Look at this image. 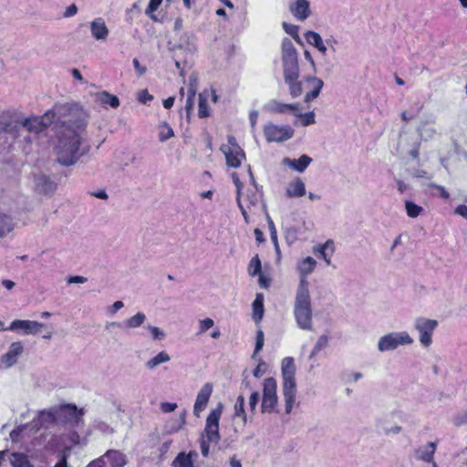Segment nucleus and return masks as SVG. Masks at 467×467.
<instances>
[{
    "label": "nucleus",
    "mask_w": 467,
    "mask_h": 467,
    "mask_svg": "<svg viewBox=\"0 0 467 467\" xmlns=\"http://www.w3.org/2000/svg\"><path fill=\"white\" fill-rule=\"evenodd\" d=\"M88 114L78 104L56 105L42 116L22 117L18 114L3 115L0 119V132L17 142L24 150L30 148L32 135L45 131L56 122L57 143L55 153L63 166L74 165L88 148H81V133L88 125Z\"/></svg>",
    "instance_id": "obj_1"
},
{
    "label": "nucleus",
    "mask_w": 467,
    "mask_h": 467,
    "mask_svg": "<svg viewBox=\"0 0 467 467\" xmlns=\"http://www.w3.org/2000/svg\"><path fill=\"white\" fill-rule=\"evenodd\" d=\"M295 317L297 326L304 330H312V307L308 282L301 278L295 299Z\"/></svg>",
    "instance_id": "obj_2"
},
{
    "label": "nucleus",
    "mask_w": 467,
    "mask_h": 467,
    "mask_svg": "<svg viewBox=\"0 0 467 467\" xmlns=\"http://www.w3.org/2000/svg\"><path fill=\"white\" fill-rule=\"evenodd\" d=\"M282 379H283V396L285 403V413L290 414L294 403L296 400V366L295 360L291 357H286L282 360L281 365Z\"/></svg>",
    "instance_id": "obj_3"
},
{
    "label": "nucleus",
    "mask_w": 467,
    "mask_h": 467,
    "mask_svg": "<svg viewBox=\"0 0 467 467\" xmlns=\"http://www.w3.org/2000/svg\"><path fill=\"white\" fill-rule=\"evenodd\" d=\"M282 65L284 78L299 75L298 54L292 41L285 38L282 42Z\"/></svg>",
    "instance_id": "obj_4"
},
{
    "label": "nucleus",
    "mask_w": 467,
    "mask_h": 467,
    "mask_svg": "<svg viewBox=\"0 0 467 467\" xmlns=\"http://www.w3.org/2000/svg\"><path fill=\"white\" fill-rule=\"evenodd\" d=\"M413 338L406 331L391 332L379 339L378 349L380 352L393 351L400 346L410 345Z\"/></svg>",
    "instance_id": "obj_5"
},
{
    "label": "nucleus",
    "mask_w": 467,
    "mask_h": 467,
    "mask_svg": "<svg viewBox=\"0 0 467 467\" xmlns=\"http://www.w3.org/2000/svg\"><path fill=\"white\" fill-rule=\"evenodd\" d=\"M276 380L270 377L266 378L263 383V398L261 404L262 413L276 412L278 403Z\"/></svg>",
    "instance_id": "obj_6"
},
{
    "label": "nucleus",
    "mask_w": 467,
    "mask_h": 467,
    "mask_svg": "<svg viewBox=\"0 0 467 467\" xmlns=\"http://www.w3.org/2000/svg\"><path fill=\"white\" fill-rule=\"evenodd\" d=\"M56 411L58 424L74 423L78 426L83 422L85 411L83 409H78L75 404L56 406Z\"/></svg>",
    "instance_id": "obj_7"
},
{
    "label": "nucleus",
    "mask_w": 467,
    "mask_h": 467,
    "mask_svg": "<svg viewBox=\"0 0 467 467\" xmlns=\"http://www.w3.org/2000/svg\"><path fill=\"white\" fill-rule=\"evenodd\" d=\"M223 405L220 403L216 409H213L206 419L205 428L201 436H203L208 441L217 443L220 439L219 420L222 415Z\"/></svg>",
    "instance_id": "obj_8"
},
{
    "label": "nucleus",
    "mask_w": 467,
    "mask_h": 467,
    "mask_svg": "<svg viewBox=\"0 0 467 467\" xmlns=\"http://www.w3.org/2000/svg\"><path fill=\"white\" fill-rule=\"evenodd\" d=\"M295 134L294 129L289 125H276L268 123L264 127V135L267 142H283L290 140Z\"/></svg>",
    "instance_id": "obj_9"
},
{
    "label": "nucleus",
    "mask_w": 467,
    "mask_h": 467,
    "mask_svg": "<svg viewBox=\"0 0 467 467\" xmlns=\"http://www.w3.org/2000/svg\"><path fill=\"white\" fill-rule=\"evenodd\" d=\"M414 327L420 333L419 340L424 347H429L432 343L433 331L438 327V321L426 317H418L415 320Z\"/></svg>",
    "instance_id": "obj_10"
},
{
    "label": "nucleus",
    "mask_w": 467,
    "mask_h": 467,
    "mask_svg": "<svg viewBox=\"0 0 467 467\" xmlns=\"http://www.w3.org/2000/svg\"><path fill=\"white\" fill-rule=\"evenodd\" d=\"M228 146H223L221 150L225 155L226 163L233 168H238L245 159L244 151L237 144L234 137L228 138Z\"/></svg>",
    "instance_id": "obj_11"
},
{
    "label": "nucleus",
    "mask_w": 467,
    "mask_h": 467,
    "mask_svg": "<svg viewBox=\"0 0 467 467\" xmlns=\"http://www.w3.org/2000/svg\"><path fill=\"white\" fill-rule=\"evenodd\" d=\"M300 109L298 103H283L272 99L264 105L263 110L272 114H291L297 115Z\"/></svg>",
    "instance_id": "obj_12"
},
{
    "label": "nucleus",
    "mask_w": 467,
    "mask_h": 467,
    "mask_svg": "<svg viewBox=\"0 0 467 467\" xmlns=\"http://www.w3.org/2000/svg\"><path fill=\"white\" fill-rule=\"evenodd\" d=\"M437 449V442L430 441L425 445L419 446L414 450V457L417 461L431 463L432 467H438L434 461V453Z\"/></svg>",
    "instance_id": "obj_13"
},
{
    "label": "nucleus",
    "mask_w": 467,
    "mask_h": 467,
    "mask_svg": "<svg viewBox=\"0 0 467 467\" xmlns=\"http://www.w3.org/2000/svg\"><path fill=\"white\" fill-rule=\"evenodd\" d=\"M213 390V386L210 382L205 383L199 390L193 406V414L196 417H200V413L205 410Z\"/></svg>",
    "instance_id": "obj_14"
},
{
    "label": "nucleus",
    "mask_w": 467,
    "mask_h": 467,
    "mask_svg": "<svg viewBox=\"0 0 467 467\" xmlns=\"http://www.w3.org/2000/svg\"><path fill=\"white\" fill-rule=\"evenodd\" d=\"M34 183L36 191L43 194H51L57 189V183L44 173L35 174Z\"/></svg>",
    "instance_id": "obj_15"
},
{
    "label": "nucleus",
    "mask_w": 467,
    "mask_h": 467,
    "mask_svg": "<svg viewBox=\"0 0 467 467\" xmlns=\"http://www.w3.org/2000/svg\"><path fill=\"white\" fill-rule=\"evenodd\" d=\"M44 327V324L33 320H14L10 327V330L22 329L26 335H36Z\"/></svg>",
    "instance_id": "obj_16"
},
{
    "label": "nucleus",
    "mask_w": 467,
    "mask_h": 467,
    "mask_svg": "<svg viewBox=\"0 0 467 467\" xmlns=\"http://www.w3.org/2000/svg\"><path fill=\"white\" fill-rule=\"evenodd\" d=\"M312 161L313 160L311 157L306 154H303L298 159L294 160L290 158H284L282 163L290 169L302 173L306 170Z\"/></svg>",
    "instance_id": "obj_17"
},
{
    "label": "nucleus",
    "mask_w": 467,
    "mask_h": 467,
    "mask_svg": "<svg viewBox=\"0 0 467 467\" xmlns=\"http://www.w3.org/2000/svg\"><path fill=\"white\" fill-rule=\"evenodd\" d=\"M24 347L21 342H14L9 347L8 351L2 356L1 361L7 368L16 363L17 358L23 353Z\"/></svg>",
    "instance_id": "obj_18"
},
{
    "label": "nucleus",
    "mask_w": 467,
    "mask_h": 467,
    "mask_svg": "<svg viewBox=\"0 0 467 467\" xmlns=\"http://www.w3.org/2000/svg\"><path fill=\"white\" fill-rule=\"evenodd\" d=\"M56 412V406L39 411L35 427H37V429L39 427L48 428L50 425L58 424Z\"/></svg>",
    "instance_id": "obj_19"
},
{
    "label": "nucleus",
    "mask_w": 467,
    "mask_h": 467,
    "mask_svg": "<svg viewBox=\"0 0 467 467\" xmlns=\"http://www.w3.org/2000/svg\"><path fill=\"white\" fill-rule=\"evenodd\" d=\"M289 10L300 21L306 20L310 16L309 2L307 0H296L290 5Z\"/></svg>",
    "instance_id": "obj_20"
},
{
    "label": "nucleus",
    "mask_w": 467,
    "mask_h": 467,
    "mask_svg": "<svg viewBox=\"0 0 467 467\" xmlns=\"http://www.w3.org/2000/svg\"><path fill=\"white\" fill-rule=\"evenodd\" d=\"M196 451H191L188 453L182 451L174 458L171 462L172 467H194V462L198 458Z\"/></svg>",
    "instance_id": "obj_21"
},
{
    "label": "nucleus",
    "mask_w": 467,
    "mask_h": 467,
    "mask_svg": "<svg viewBox=\"0 0 467 467\" xmlns=\"http://www.w3.org/2000/svg\"><path fill=\"white\" fill-rule=\"evenodd\" d=\"M90 31L96 40H106L109 29L103 18L98 17L90 22Z\"/></svg>",
    "instance_id": "obj_22"
},
{
    "label": "nucleus",
    "mask_w": 467,
    "mask_h": 467,
    "mask_svg": "<svg viewBox=\"0 0 467 467\" xmlns=\"http://www.w3.org/2000/svg\"><path fill=\"white\" fill-rule=\"evenodd\" d=\"M305 80L312 86V89L305 95L304 99L305 102L308 103L319 96L324 82L322 79L313 76L306 77Z\"/></svg>",
    "instance_id": "obj_23"
},
{
    "label": "nucleus",
    "mask_w": 467,
    "mask_h": 467,
    "mask_svg": "<svg viewBox=\"0 0 467 467\" xmlns=\"http://www.w3.org/2000/svg\"><path fill=\"white\" fill-rule=\"evenodd\" d=\"M306 186L304 182L300 178H296L291 182L285 191V194L288 198H298L306 194Z\"/></svg>",
    "instance_id": "obj_24"
},
{
    "label": "nucleus",
    "mask_w": 467,
    "mask_h": 467,
    "mask_svg": "<svg viewBox=\"0 0 467 467\" xmlns=\"http://www.w3.org/2000/svg\"><path fill=\"white\" fill-rule=\"evenodd\" d=\"M105 458L109 460L112 467H123L127 463L126 456L119 451L116 450H109L103 456L99 457V459H102L105 462ZM104 467L106 466L104 465Z\"/></svg>",
    "instance_id": "obj_25"
},
{
    "label": "nucleus",
    "mask_w": 467,
    "mask_h": 467,
    "mask_svg": "<svg viewBox=\"0 0 467 467\" xmlns=\"http://www.w3.org/2000/svg\"><path fill=\"white\" fill-rule=\"evenodd\" d=\"M299 75L284 78L285 83L288 86L289 94L293 99L298 98L303 93V83L299 79Z\"/></svg>",
    "instance_id": "obj_26"
},
{
    "label": "nucleus",
    "mask_w": 467,
    "mask_h": 467,
    "mask_svg": "<svg viewBox=\"0 0 467 467\" xmlns=\"http://www.w3.org/2000/svg\"><path fill=\"white\" fill-rule=\"evenodd\" d=\"M376 430L379 434L388 436L400 433L402 428L400 425L389 426L387 420L379 419L376 422Z\"/></svg>",
    "instance_id": "obj_27"
},
{
    "label": "nucleus",
    "mask_w": 467,
    "mask_h": 467,
    "mask_svg": "<svg viewBox=\"0 0 467 467\" xmlns=\"http://www.w3.org/2000/svg\"><path fill=\"white\" fill-rule=\"evenodd\" d=\"M305 37L308 44L317 47V50L322 53V55H326L327 47L324 45L323 40L318 33L314 31H307L305 34Z\"/></svg>",
    "instance_id": "obj_28"
},
{
    "label": "nucleus",
    "mask_w": 467,
    "mask_h": 467,
    "mask_svg": "<svg viewBox=\"0 0 467 467\" xmlns=\"http://www.w3.org/2000/svg\"><path fill=\"white\" fill-rule=\"evenodd\" d=\"M317 251L319 256L326 262L327 265H331V257L335 252L333 241L327 240L324 244L320 245Z\"/></svg>",
    "instance_id": "obj_29"
},
{
    "label": "nucleus",
    "mask_w": 467,
    "mask_h": 467,
    "mask_svg": "<svg viewBox=\"0 0 467 467\" xmlns=\"http://www.w3.org/2000/svg\"><path fill=\"white\" fill-rule=\"evenodd\" d=\"M9 461L12 467H34L28 456L23 452H12Z\"/></svg>",
    "instance_id": "obj_30"
},
{
    "label": "nucleus",
    "mask_w": 467,
    "mask_h": 467,
    "mask_svg": "<svg viewBox=\"0 0 467 467\" xmlns=\"http://www.w3.org/2000/svg\"><path fill=\"white\" fill-rule=\"evenodd\" d=\"M253 319L255 323H259L264 316V296L263 294H256L255 299L253 302Z\"/></svg>",
    "instance_id": "obj_31"
},
{
    "label": "nucleus",
    "mask_w": 467,
    "mask_h": 467,
    "mask_svg": "<svg viewBox=\"0 0 467 467\" xmlns=\"http://www.w3.org/2000/svg\"><path fill=\"white\" fill-rule=\"evenodd\" d=\"M96 99L103 105H109L111 108L116 109L119 106V99L117 96L112 95L107 91L99 92L96 94Z\"/></svg>",
    "instance_id": "obj_32"
},
{
    "label": "nucleus",
    "mask_w": 467,
    "mask_h": 467,
    "mask_svg": "<svg viewBox=\"0 0 467 467\" xmlns=\"http://www.w3.org/2000/svg\"><path fill=\"white\" fill-rule=\"evenodd\" d=\"M316 265H317L316 260L311 256H307L305 259H303L298 264V266H297L298 270L302 275L301 278L306 279V276L314 271Z\"/></svg>",
    "instance_id": "obj_33"
},
{
    "label": "nucleus",
    "mask_w": 467,
    "mask_h": 467,
    "mask_svg": "<svg viewBox=\"0 0 467 467\" xmlns=\"http://www.w3.org/2000/svg\"><path fill=\"white\" fill-rule=\"evenodd\" d=\"M146 319L147 317L144 313L138 312L136 315L126 319L123 324L127 328L133 329L141 327Z\"/></svg>",
    "instance_id": "obj_34"
},
{
    "label": "nucleus",
    "mask_w": 467,
    "mask_h": 467,
    "mask_svg": "<svg viewBox=\"0 0 467 467\" xmlns=\"http://www.w3.org/2000/svg\"><path fill=\"white\" fill-rule=\"evenodd\" d=\"M170 360H171V357L169 356V354L167 352H165V351H161V352L158 353L152 358L149 359L146 362V367L149 369H153L156 367H158L159 365H161L162 363H166V362H168Z\"/></svg>",
    "instance_id": "obj_35"
},
{
    "label": "nucleus",
    "mask_w": 467,
    "mask_h": 467,
    "mask_svg": "<svg viewBox=\"0 0 467 467\" xmlns=\"http://www.w3.org/2000/svg\"><path fill=\"white\" fill-rule=\"evenodd\" d=\"M180 47H184L190 51L195 49V36L190 32L183 33L179 39Z\"/></svg>",
    "instance_id": "obj_36"
},
{
    "label": "nucleus",
    "mask_w": 467,
    "mask_h": 467,
    "mask_svg": "<svg viewBox=\"0 0 467 467\" xmlns=\"http://www.w3.org/2000/svg\"><path fill=\"white\" fill-rule=\"evenodd\" d=\"M12 219L6 214L0 213V238H3L13 230Z\"/></svg>",
    "instance_id": "obj_37"
},
{
    "label": "nucleus",
    "mask_w": 467,
    "mask_h": 467,
    "mask_svg": "<svg viewBox=\"0 0 467 467\" xmlns=\"http://www.w3.org/2000/svg\"><path fill=\"white\" fill-rule=\"evenodd\" d=\"M210 115L208 104H207V96L204 92L200 93L198 96V116L199 118H206Z\"/></svg>",
    "instance_id": "obj_38"
},
{
    "label": "nucleus",
    "mask_w": 467,
    "mask_h": 467,
    "mask_svg": "<svg viewBox=\"0 0 467 467\" xmlns=\"http://www.w3.org/2000/svg\"><path fill=\"white\" fill-rule=\"evenodd\" d=\"M234 415L236 417H241L243 421L245 423L247 420V416L244 411V396L240 394L237 397L236 402L234 404Z\"/></svg>",
    "instance_id": "obj_39"
},
{
    "label": "nucleus",
    "mask_w": 467,
    "mask_h": 467,
    "mask_svg": "<svg viewBox=\"0 0 467 467\" xmlns=\"http://www.w3.org/2000/svg\"><path fill=\"white\" fill-rule=\"evenodd\" d=\"M405 209L407 215L410 218L418 217L423 211V208L411 201H405Z\"/></svg>",
    "instance_id": "obj_40"
},
{
    "label": "nucleus",
    "mask_w": 467,
    "mask_h": 467,
    "mask_svg": "<svg viewBox=\"0 0 467 467\" xmlns=\"http://www.w3.org/2000/svg\"><path fill=\"white\" fill-rule=\"evenodd\" d=\"M67 439L68 441V444H67L66 446H70L71 448L73 446H77V445H79V444L85 446L88 443V440L86 438L81 440L79 434L76 431H70L67 434Z\"/></svg>",
    "instance_id": "obj_41"
},
{
    "label": "nucleus",
    "mask_w": 467,
    "mask_h": 467,
    "mask_svg": "<svg viewBox=\"0 0 467 467\" xmlns=\"http://www.w3.org/2000/svg\"><path fill=\"white\" fill-rule=\"evenodd\" d=\"M328 344V337L327 335H322L318 337L312 352L309 355V358L312 359L314 357Z\"/></svg>",
    "instance_id": "obj_42"
},
{
    "label": "nucleus",
    "mask_w": 467,
    "mask_h": 467,
    "mask_svg": "<svg viewBox=\"0 0 467 467\" xmlns=\"http://www.w3.org/2000/svg\"><path fill=\"white\" fill-rule=\"evenodd\" d=\"M93 427L95 430L99 431L104 435H109L114 432V429L112 427H110L107 422L100 420H95L93 421Z\"/></svg>",
    "instance_id": "obj_43"
},
{
    "label": "nucleus",
    "mask_w": 467,
    "mask_h": 467,
    "mask_svg": "<svg viewBox=\"0 0 467 467\" xmlns=\"http://www.w3.org/2000/svg\"><path fill=\"white\" fill-rule=\"evenodd\" d=\"M283 28L286 34L291 36L298 44H302V40L298 35V26L286 22L283 23Z\"/></svg>",
    "instance_id": "obj_44"
},
{
    "label": "nucleus",
    "mask_w": 467,
    "mask_h": 467,
    "mask_svg": "<svg viewBox=\"0 0 467 467\" xmlns=\"http://www.w3.org/2000/svg\"><path fill=\"white\" fill-rule=\"evenodd\" d=\"M261 261L258 255L253 257L248 265V273L252 276H255L261 273Z\"/></svg>",
    "instance_id": "obj_45"
},
{
    "label": "nucleus",
    "mask_w": 467,
    "mask_h": 467,
    "mask_svg": "<svg viewBox=\"0 0 467 467\" xmlns=\"http://www.w3.org/2000/svg\"><path fill=\"white\" fill-rule=\"evenodd\" d=\"M163 0H150L145 14L153 21H157L154 12L160 7Z\"/></svg>",
    "instance_id": "obj_46"
},
{
    "label": "nucleus",
    "mask_w": 467,
    "mask_h": 467,
    "mask_svg": "<svg viewBox=\"0 0 467 467\" xmlns=\"http://www.w3.org/2000/svg\"><path fill=\"white\" fill-rule=\"evenodd\" d=\"M301 119V125L303 127L309 126L315 123V113L314 111H309L307 113H300V109L298 110V114L296 115Z\"/></svg>",
    "instance_id": "obj_47"
},
{
    "label": "nucleus",
    "mask_w": 467,
    "mask_h": 467,
    "mask_svg": "<svg viewBox=\"0 0 467 467\" xmlns=\"http://www.w3.org/2000/svg\"><path fill=\"white\" fill-rule=\"evenodd\" d=\"M264 341H265L264 332L261 329H259L256 332L255 347H254V353L252 355L253 358H255L258 352H260L262 350V348L264 347Z\"/></svg>",
    "instance_id": "obj_48"
},
{
    "label": "nucleus",
    "mask_w": 467,
    "mask_h": 467,
    "mask_svg": "<svg viewBox=\"0 0 467 467\" xmlns=\"http://www.w3.org/2000/svg\"><path fill=\"white\" fill-rule=\"evenodd\" d=\"M70 451V446H65L64 449L62 450L59 461L55 464L54 467H68L67 458L69 457Z\"/></svg>",
    "instance_id": "obj_49"
},
{
    "label": "nucleus",
    "mask_w": 467,
    "mask_h": 467,
    "mask_svg": "<svg viewBox=\"0 0 467 467\" xmlns=\"http://www.w3.org/2000/svg\"><path fill=\"white\" fill-rule=\"evenodd\" d=\"M60 442H61V437L60 436H58V435H52L50 440L46 444L45 448L47 451H56L59 448Z\"/></svg>",
    "instance_id": "obj_50"
},
{
    "label": "nucleus",
    "mask_w": 467,
    "mask_h": 467,
    "mask_svg": "<svg viewBox=\"0 0 467 467\" xmlns=\"http://www.w3.org/2000/svg\"><path fill=\"white\" fill-rule=\"evenodd\" d=\"M285 239L291 245L297 240V231L295 227L285 229Z\"/></svg>",
    "instance_id": "obj_51"
},
{
    "label": "nucleus",
    "mask_w": 467,
    "mask_h": 467,
    "mask_svg": "<svg viewBox=\"0 0 467 467\" xmlns=\"http://www.w3.org/2000/svg\"><path fill=\"white\" fill-rule=\"evenodd\" d=\"M146 328L150 331V333L151 335V337L154 340H162V339H164L165 333L160 327L149 325L148 327H146Z\"/></svg>",
    "instance_id": "obj_52"
},
{
    "label": "nucleus",
    "mask_w": 467,
    "mask_h": 467,
    "mask_svg": "<svg viewBox=\"0 0 467 467\" xmlns=\"http://www.w3.org/2000/svg\"><path fill=\"white\" fill-rule=\"evenodd\" d=\"M197 86H198V78L195 74H192L189 78V89H188V95L191 97H195V94L197 92Z\"/></svg>",
    "instance_id": "obj_53"
},
{
    "label": "nucleus",
    "mask_w": 467,
    "mask_h": 467,
    "mask_svg": "<svg viewBox=\"0 0 467 467\" xmlns=\"http://www.w3.org/2000/svg\"><path fill=\"white\" fill-rule=\"evenodd\" d=\"M174 136L172 129L168 125L164 124L162 130L160 131L159 137L161 141H165Z\"/></svg>",
    "instance_id": "obj_54"
},
{
    "label": "nucleus",
    "mask_w": 467,
    "mask_h": 467,
    "mask_svg": "<svg viewBox=\"0 0 467 467\" xmlns=\"http://www.w3.org/2000/svg\"><path fill=\"white\" fill-rule=\"evenodd\" d=\"M252 386L249 379V375L247 369L243 372V379L240 386L241 394L244 395V391L247 389H251Z\"/></svg>",
    "instance_id": "obj_55"
},
{
    "label": "nucleus",
    "mask_w": 467,
    "mask_h": 467,
    "mask_svg": "<svg viewBox=\"0 0 467 467\" xmlns=\"http://www.w3.org/2000/svg\"><path fill=\"white\" fill-rule=\"evenodd\" d=\"M213 325H214V322L210 317L201 320L199 323V329H200L199 333L202 334V333L206 332L208 329L213 327Z\"/></svg>",
    "instance_id": "obj_56"
},
{
    "label": "nucleus",
    "mask_w": 467,
    "mask_h": 467,
    "mask_svg": "<svg viewBox=\"0 0 467 467\" xmlns=\"http://www.w3.org/2000/svg\"><path fill=\"white\" fill-rule=\"evenodd\" d=\"M210 443H213L212 441H208L203 436H201L200 438V447H201V453L203 457H208L210 452Z\"/></svg>",
    "instance_id": "obj_57"
},
{
    "label": "nucleus",
    "mask_w": 467,
    "mask_h": 467,
    "mask_svg": "<svg viewBox=\"0 0 467 467\" xmlns=\"http://www.w3.org/2000/svg\"><path fill=\"white\" fill-rule=\"evenodd\" d=\"M259 392L253 391L249 398V408L251 411H254L259 401Z\"/></svg>",
    "instance_id": "obj_58"
},
{
    "label": "nucleus",
    "mask_w": 467,
    "mask_h": 467,
    "mask_svg": "<svg viewBox=\"0 0 467 467\" xmlns=\"http://www.w3.org/2000/svg\"><path fill=\"white\" fill-rule=\"evenodd\" d=\"M138 99L140 103L146 104L153 99V97L148 92L147 89L140 90L138 94Z\"/></svg>",
    "instance_id": "obj_59"
},
{
    "label": "nucleus",
    "mask_w": 467,
    "mask_h": 467,
    "mask_svg": "<svg viewBox=\"0 0 467 467\" xmlns=\"http://www.w3.org/2000/svg\"><path fill=\"white\" fill-rule=\"evenodd\" d=\"M26 425H20L18 427H16V429H14L11 432H10V438L13 441H19V437L21 435V433L24 431V430L26 429Z\"/></svg>",
    "instance_id": "obj_60"
},
{
    "label": "nucleus",
    "mask_w": 467,
    "mask_h": 467,
    "mask_svg": "<svg viewBox=\"0 0 467 467\" xmlns=\"http://www.w3.org/2000/svg\"><path fill=\"white\" fill-rule=\"evenodd\" d=\"M78 10V6L75 4H72L66 8L65 12L63 13V17H65V18L72 17L77 15Z\"/></svg>",
    "instance_id": "obj_61"
},
{
    "label": "nucleus",
    "mask_w": 467,
    "mask_h": 467,
    "mask_svg": "<svg viewBox=\"0 0 467 467\" xmlns=\"http://www.w3.org/2000/svg\"><path fill=\"white\" fill-rule=\"evenodd\" d=\"M467 422V411L460 413L453 418V423L456 426H460Z\"/></svg>",
    "instance_id": "obj_62"
},
{
    "label": "nucleus",
    "mask_w": 467,
    "mask_h": 467,
    "mask_svg": "<svg viewBox=\"0 0 467 467\" xmlns=\"http://www.w3.org/2000/svg\"><path fill=\"white\" fill-rule=\"evenodd\" d=\"M232 179H233V182H234V185L236 187V196H241L243 183L240 181L237 173L234 172L232 174Z\"/></svg>",
    "instance_id": "obj_63"
},
{
    "label": "nucleus",
    "mask_w": 467,
    "mask_h": 467,
    "mask_svg": "<svg viewBox=\"0 0 467 467\" xmlns=\"http://www.w3.org/2000/svg\"><path fill=\"white\" fill-rule=\"evenodd\" d=\"M176 408H177L176 403L163 402L161 404V410L164 413L171 412V411L175 410Z\"/></svg>",
    "instance_id": "obj_64"
}]
</instances>
